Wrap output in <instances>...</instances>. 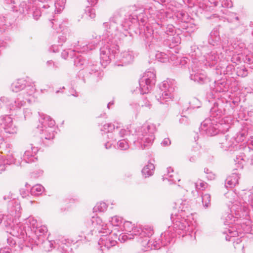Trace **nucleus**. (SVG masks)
Segmentation results:
<instances>
[{"label": "nucleus", "instance_id": "1", "mask_svg": "<svg viewBox=\"0 0 253 253\" xmlns=\"http://www.w3.org/2000/svg\"><path fill=\"white\" fill-rule=\"evenodd\" d=\"M21 208L17 200L11 201L8 204V213L3 216L6 231L13 237L7 238V243L13 248L14 251L20 252L28 248L26 242L31 235L26 231V226L23 227L21 223H17V220L21 216Z\"/></svg>", "mask_w": 253, "mask_h": 253}, {"label": "nucleus", "instance_id": "2", "mask_svg": "<svg viewBox=\"0 0 253 253\" xmlns=\"http://www.w3.org/2000/svg\"><path fill=\"white\" fill-rule=\"evenodd\" d=\"M114 21L113 23H104L103 26L105 30L102 35H92V38L88 42V44L83 45L81 47L83 51L91 50L95 48L100 42L103 44L100 49V63L105 67L114 58L118 48V42L116 36L118 33V27L116 26Z\"/></svg>", "mask_w": 253, "mask_h": 253}, {"label": "nucleus", "instance_id": "3", "mask_svg": "<svg viewBox=\"0 0 253 253\" xmlns=\"http://www.w3.org/2000/svg\"><path fill=\"white\" fill-rule=\"evenodd\" d=\"M176 204L179 205V211L177 214L171 215V219L173 222V228L178 234L187 232H191L193 230V226L189 223V215L191 214V206L189 202L186 200H178Z\"/></svg>", "mask_w": 253, "mask_h": 253}, {"label": "nucleus", "instance_id": "4", "mask_svg": "<svg viewBox=\"0 0 253 253\" xmlns=\"http://www.w3.org/2000/svg\"><path fill=\"white\" fill-rule=\"evenodd\" d=\"M156 127L153 124H144L136 131L137 140L134 142L140 145L142 149H146L153 143L155 139Z\"/></svg>", "mask_w": 253, "mask_h": 253}, {"label": "nucleus", "instance_id": "5", "mask_svg": "<svg viewBox=\"0 0 253 253\" xmlns=\"http://www.w3.org/2000/svg\"><path fill=\"white\" fill-rule=\"evenodd\" d=\"M229 120L222 119L219 121L212 120L211 119H206L202 123L200 127V131L203 134H206L209 136H212L216 134L219 131H225L230 128Z\"/></svg>", "mask_w": 253, "mask_h": 253}, {"label": "nucleus", "instance_id": "6", "mask_svg": "<svg viewBox=\"0 0 253 253\" xmlns=\"http://www.w3.org/2000/svg\"><path fill=\"white\" fill-rule=\"evenodd\" d=\"M39 115L41 117L40 125H38L37 129L42 135L41 138L47 140L53 139L55 136V121L49 116L41 115L40 113Z\"/></svg>", "mask_w": 253, "mask_h": 253}, {"label": "nucleus", "instance_id": "7", "mask_svg": "<svg viewBox=\"0 0 253 253\" xmlns=\"http://www.w3.org/2000/svg\"><path fill=\"white\" fill-rule=\"evenodd\" d=\"M175 87V81L168 79L160 84L156 97L161 104L167 103L172 100Z\"/></svg>", "mask_w": 253, "mask_h": 253}, {"label": "nucleus", "instance_id": "8", "mask_svg": "<svg viewBox=\"0 0 253 253\" xmlns=\"http://www.w3.org/2000/svg\"><path fill=\"white\" fill-rule=\"evenodd\" d=\"M169 232L167 231L161 234L162 240L160 241V239L158 240H150L149 238L152 235L143 236V238L140 239L139 242L141 243L142 245L150 249V250H157L160 249L162 246H167L168 244L170 243L171 239L174 237V235L171 234L169 236Z\"/></svg>", "mask_w": 253, "mask_h": 253}, {"label": "nucleus", "instance_id": "9", "mask_svg": "<svg viewBox=\"0 0 253 253\" xmlns=\"http://www.w3.org/2000/svg\"><path fill=\"white\" fill-rule=\"evenodd\" d=\"M232 109L231 103L230 102L226 101L225 102L223 101L219 100L214 103V106L212 107L210 111L211 117L212 120H215L219 121L222 119L229 120V126H230V122L231 121V118L228 117H224L226 114H229L228 111Z\"/></svg>", "mask_w": 253, "mask_h": 253}, {"label": "nucleus", "instance_id": "10", "mask_svg": "<svg viewBox=\"0 0 253 253\" xmlns=\"http://www.w3.org/2000/svg\"><path fill=\"white\" fill-rule=\"evenodd\" d=\"M125 230L129 234H133L138 239V241L143 238V236L152 235L154 233L153 228L149 225H145L143 228L134 226L131 222L126 221L122 224V231Z\"/></svg>", "mask_w": 253, "mask_h": 253}, {"label": "nucleus", "instance_id": "11", "mask_svg": "<svg viewBox=\"0 0 253 253\" xmlns=\"http://www.w3.org/2000/svg\"><path fill=\"white\" fill-rule=\"evenodd\" d=\"M86 224L87 227L86 228L85 225L82 227V230L84 233L89 232L91 234H92V232L94 230H96V232L99 233L102 232L106 234L110 233V229H108L107 225L103 223L102 219L96 215L92 216L90 219L88 220Z\"/></svg>", "mask_w": 253, "mask_h": 253}, {"label": "nucleus", "instance_id": "12", "mask_svg": "<svg viewBox=\"0 0 253 253\" xmlns=\"http://www.w3.org/2000/svg\"><path fill=\"white\" fill-rule=\"evenodd\" d=\"M156 73L154 69L146 71L139 80V86L141 94H147L155 84Z\"/></svg>", "mask_w": 253, "mask_h": 253}, {"label": "nucleus", "instance_id": "13", "mask_svg": "<svg viewBox=\"0 0 253 253\" xmlns=\"http://www.w3.org/2000/svg\"><path fill=\"white\" fill-rule=\"evenodd\" d=\"M0 131L8 136L17 133V127L14 125L12 119L9 116L0 117Z\"/></svg>", "mask_w": 253, "mask_h": 253}, {"label": "nucleus", "instance_id": "14", "mask_svg": "<svg viewBox=\"0 0 253 253\" xmlns=\"http://www.w3.org/2000/svg\"><path fill=\"white\" fill-rule=\"evenodd\" d=\"M117 239L118 235L115 233H112L110 230V233L106 234V235L102 236L98 241L100 250L103 251L105 249L108 250L111 247L115 246L117 243Z\"/></svg>", "mask_w": 253, "mask_h": 253}, {"label": "nucleus", "instance_id": "15", "mask_svg": "<svg viewBox=\"0 0 253 253\" xmlns=\"http://www.w3.org/2000/svg\"><path fill=\"white\" fill-rule=\"evenodd\" d=\"M0 100L5 104L6 107L9 110H16L20 109L26 103L24 97L21 94H19L18 97L15 99L10 98L6 96H2L0 97Z\"/></svg>", "mask_w": 253, "mask_h": 253}, {"label": "nucleus", "instance_id": "16", "mask_svg": "<svg viewBox=\"0 0 253 253\" xmlns=\"http://www.w3.org/2000/svg\"><path fill=\"white\" fill-rule=\"evenodd\" d=\"M34 2L32 0H29L28 2H21L17 6L15 5L14 2H12L9 4L8 7L13 11L26 15L30 13L31 8H34Z\"/></svg>", "mask_w": 253, "mask_h": 253}, {"label": "nucleus", "instance_id": "17", "mask_svg": "<svg viewBox=\"0 0 253 253\" xmlns=\"http://www.w3.org/2000/svg\"><path fill=\"white\" fill-rule=\"evenodd\" d=\"M217 141L220 147L224 150H228L234 148L235 145V138L232 135L222 134L217 137Z\"/></svg>", "mask_w": 253, "mask_h": 253}, {"label": "nucleus", "instance_id": "18", "mask_svg": "<svg viewBox=\"0 0 253 253\" xmlns=\"http://www.w3.org/2000/svg\"><path fill=\"white\" fill-rule=\"evenodd\" d=\"M75 49L70 51V56L74 58V65L82 68V66L85 63V60L82 55L80 54V52H84L85 51H83L81 45L79 44L75 45Z\"/></svg>", "mask_w": 253, "mask_h": 253}, {"label": "nucleus", "instance_id": "19", "mask_svg": "<svg viewBox=\"0 0 253 253\" xmlns=\"http://www.w3.org/2000/svg\"><path fill=\"white\" fill-rule=\"evenodd\" d=\"M118 47H119L118 46ZM118 50V48H117L116 53L115 54V57L113 58L112 59L116 58L118 61H120L122 63L121 65V66L126 65L132 62L133 59V55L131 51L129 50L125 51L122 52L121 54H118L117 53ZM120 65V64H118V66Z\"/></svg>", "mask_w": 253, "mask_h": 253}, {"label": "nucleus", "instance_id": "20", "mask_svg": "<svg viewBox=\"0 0 253 253\" xmlns=\"http://www.w3.org/2000/svg\"><path fill=\"white\" fill-rule=\"evenodd\" d=\"M221 56V54L218 53L216 50H212L204 56V63L206 66H213L220 61Z\"/></svg>", "mask_w": 253, "mask_h": 253}, {"label": "nucleus", "instance_id": "21", "mask_svg": "<svg viewBox=\"0 0 253 253\" xmlns=\"http://www.w3.org/2000/svg\"><path fill=\"white\" fill-rule=\"evenodd\" d=\"M47 232V228L46 226L39 225L33 232H31V237L30 238H28V239L30 241L31 239H34V238L40 241V240H42L44 239V235Z\"/></svg>", "mask_w": 253, "mask_h": 253}, {"label": "nucleus", "instance_id": "22", "mask_svg": "<svg viewBox=\"0 0 253 253\" xmlns=\"http://www.w3.org/2000/svg\"><path fill=\"white\" fill-rule=\"evenodd\" d=\"M247 161H249V159L244 153H240L239 155L236 156V159H234L235 165H237V168L241 169L243 168L245 162ZM250 163L253 165V154L250 160Z\"/></svg>", "mask_w": 253, "mask_h": 253}, {"label": "nucleus", "instance_id": "23", "mask_svg": "<svg viewBox=\"0 0 253 253\" xmlns=\"http://www.w3.org/2000/svg\"><path fill=\"white\" fill-rule=\"evenodd\" d=\"M208 42L210 44L213 46L219 44L220 37L218 28L215 27L211 31L209 37Z\"/></svg>", "mask_w": 253, "mask_h": 253}, {"label": "nucleus", "instance_id": "24", "mask_svg": "<svg viewBox=\"0 0 253 253\" xmlns=\"http://www.w3.org/2000/svg\"><path fill=\"white\" fill-rule=\"evenodd\" d=\"M31 149V150H26L23 155V160L26 163H30L35 162V160H37L35 155L38 151V147L32 146Z\"/></svg>", "mask_w": 253, "mask_h": 253}, {"label": "nucleus", "instance_id": "25", "mask_svg": "<svg viewBox=\"0 0 253 253\" xmlns=\"http://www.w3.org/2000/svg\"><path fill=\"white\" fill-rule=\"evenodd\" d=\"M190 78L191 80L199 84L204 83L206 80V76L205 74L200 71L196 72L194 70H192L190 73Z\"/></svg>", "mask_w": 253, "mask_h": 253}, {"label": "nucleus", "instance_id": "26", "mask_svg": "<svg viewBox=\"0 0 253 253\" xmlns=\"http://www.w3.org/2000/svg\"><path fill=\"white\" fill-rule=\"evenodd\" d=\"M240 177L238 174L233 173L226 179L225 186L226 188H233L238 183Z\"/></svg>", "mask_w": 253, "mask_h": 253}, {"label": "nucleus", "instance_id": "27", "mask_svg": "<svg viewBox=\"0 0 253 253\" xmlns=\"http://www.w3.org/2000/svg\"><path fill=\"white\" fill-rule=\"evenodd\" d=\"M248 135V131L246 129L244 128L238 132L235 135H233V137L235 138V145H237V144L244 142L246 143V138Z\"/></svg>", "mask_w": 253, "mask_h": 253}, {"label": "nucleus", "instance_id": "28", "mask_svg": "<svg viewBox=\"0 0 253 253\" xmlns=\"http://www.w3.org/2000/svg\"><path fill=\"white\" fill-rule=\"evenodd\" d=\"M24 224L25 226H27L28 231L27 232L29 233L30 235L31 234V233H29V229H30L31 232H33V231H34L40 225L37 220L33 217H29L26 219Z\"/></svg>", "mask_w": 253, "mask_h": 253}, {"label": "nucleus", "instance_id": "29", "mask_svg": "<svg viewBox=\"0 0 253 253\" xmlns=\"http://www.w3.org/2000/svg\"><path fill=\"white\" fill-rule=\"evenodd\" d=\"M56 242L54 241H49L47 239H43L42 240L38 241L37 244H41V247L45 252L50 251L55 245Z\"/></svg>", "mask_w": 253, "mask_h": 253}, {"label": "nucleus", "instance_id": "30", "mask_svg": "<svg viewBox=\"0 0 253 253\" xmlns=\"http://www.w3.org/2000/svg\"><path fill=\"white\" fill-rule=\"evenodd\" d=\"M111 225L115 227V230L122 231L123 218L120 216H114L109 220Z\"/></svg>", "mask_w": 253, "mask_h": 253}, {"label": "nucleus", "instance_id": "31", "mask_svg": "<svg viewBox=\"0 0 253 253\" xmlns=\"http://www.w3.org/2000/svg\"><path fill=\"white\" fill-rule=\"evenodd\" d=\"M155 167L153 164L149 162L142 170V173L145 177L152 175L154 173Z\"/></svg>", "mask_w": 253, "mask_h": 253}, {"label": "nucleus", "instance_id": "32", "mask_svg": "<svg viewBox=\"0 0 253 253\" xmlns=\"http://www.w3.org/2000/svg\"><path fill=\"white\" fill-rule=\"evenodd\" d=\"M65 242V240L58 241L54 245V248H57L62 253H68L70 248L68 244H67Z\"/></svg>", "mask_w": 253, "mask_h": 253}, {"label": "nucleus", "instance_id": "33", "mask_svg": "<svg viewBox=\"0 0 253 253\" xmlns=\"http://www.w3.org/2000/svg\"><path fill=\"white\" fill-rule=\"evenodd\" d=\"M24 82V81L23 80H18L16 82L12 83L11 84L12 90L14 92H18L24 88L25 84Z\"/></svg>", "mask_w": 253, "mask_h": 253}, {"label": "nucleus", "instance_id": "34", "mask_svg": "<svg viewBox=\"0 0 253 253\" xmlns=\"http://www.w3.org/2000/svg\"><path fill=\"white\" fill-rule=\"evenodd\" d=\"M167 171L168 173L167 175H166V178L169 181L172 183H175L177 181H180L176 174H170V172L173 173V170L171 167L168 168Z\"/></svg>", "mask_w": 253, "mask_h": 253}, {"label": "nucleus", "instance_id": "35", "mask_svg": "<svg viewBox=\"0 0 253 253\" xmlns=\"http://www.w3.org/2000/svg\"><path fill=\"white\" fill-rule=\"evenodd\" d=\"M44 187L41 184L33 186L31 189V193L34 196L41 195L43 191Z\"/></svg>", "mask_w": 253, "mask_h": 253}, {"label": "nucleus", "instance_id": "36", "mask_svg": "<svg viewBox=\"0 0 253 253\" xmlns=\"http://www.w3.org/2000/svg\"><path fill=\"white\" fill-rule=\"evenodd\" d=\"M176 16L178 19L181 21L183 23L187 22L190 19L188 14L183 11H179L176 13Z\"/></svg>", "mask_w": 253, "mask_h": 253}, {"label": "nucleus", "instance_id": "37", "mask_svg": "<svg viewBox=\"0 0 253 253\" xmlns=\"http://www.w3.org/2000/svg\"><path fill=\"white\" fill-rule=\"evenodd\" d=\"M215 89L217 91L225 92L227 90L226 84L224 81H218L215 82Z\"/></svg>", "mask_w": 253, "mask_h": 253}, {"label": "nucleus", "instance_id": "38", "mask_svg": "<svg viewBox=\"0 0 253 253\" xmlns=\"http://www.w3.org/2000/svg\"><path fill=\"white\" fill-rule=\"evenodd\" d=\"M135 236H134L133 234H129L128 233H122L119 235V236L118 235V239L117 240H119L121 242H125V241H127V240H130L131 239H133Z\"/></svg>", "mask_w": 253, "mask_h": 253}, {"label": "nucleus", "instance_id": "39", "mask_svg": "<svg viewBox=\"0 0 253 253\" xmlns=\"http://www.w3.org/2000/svg\"><path fill=\"white\" fill-rule=\"evenodd\" d=\"M182 24V28L185 30H187V32L189 33L192 32L197 29V25L193 23L189 22V20H187V22H186Z\"/></svg>", "mask_w": 253, "mask_h": 253}, {"label": "nucleus", "instance_id": "40", "mask_svg": "<svg viewBox=\"0 0 253 253\" xmlns=\"http://www.w3.org/2000/svg\"><path fill=\"white\" fill-rule=\"evenodd\" d=\"M235 71L238 76L244 78L248 76V70L244 66L238 67Z\"/></svg>", "mask_w": 253, "mask_h": 253}, {"label": "nucleus", "instance_id": "41", "mask_svg": "<svg viewBox=\"0 0 253 253\" xmlns=\"http://www.w3.org/2000/svg\"><path fill=\"white\" fill-rule=\"evenodd\" d=\"M208 184L201 179H198L195 183V186L197 190H204L208 187Z\"/></svg>", "mask_w": 253, "mask_h": 253}, {"label": "nucleus", "instance_id": "42", "mask_svg": "<svg viewBox=\"0 0 253 253\" xmlns=\"http://www.w3.org/2000/svg\"><path fill=\"white\" fill-rule=\"evenodd\" d=\"M211 195L209 194L202 195V201L203 206L205 208H208L211 206Z\"/></svg>", "mask_w": 253, "mask_h": 253}, {"label": "nucleus", "instance_id": "43", "mask_svg": "<svg viewBox=\"0 0 253 253\" xmlns=\"http://www.w3.org/2000/svg\"><path fill=\"white\" fill-rule=\"evenodd\" d=\"M85 15L86 18L94 19L96 17L95 10L94 8L87 6L85 9Z\"/></svg>", "mask_w": 253, "mask_h": 253}, {"label": "nucleus", "instance_id": "44", "mask_svg": "<svg viewBox=\"0 0 253 253\" xmlns=\"http://www.w3.org/2000/svg\"><path fill=\"white\" fill-rule=\"evenodd\" d=\"M107 208V204L104 202H100L97 203L93 208V212L97 211L100 212H103Z\"/></svg>", "mask_w": 253, "mask_h": 253}, {"label": "nucleus", "instance_id": "45", "mask_svg": "<svg viewBox=\"0 0 253 253\" xmlns=\"http://www.w3.org/2000/svg\"><path fill=\"white\" fill-rule=\"evenodd\" d=\"M165 33L166 34V39L173 36L175 34L174 27L172 25H168L166 27Z\"/></svg>", "mask_w": 253, "mask_h": 253}, {"label": "nucleus", "instance_id": "46", "mask_svg": "<svg viewBox=\"0 0 253 253\" xmlns=\"http://www.w3.org/2000/svg\"><path fill=\"white\" fill-rule=\"evenodd\" d=\"M118 147L121 150H126L128 149L129 144L126 139L120 140L118 142Z\"/></svg>", "mask_w": 253, "mask_h": 253}, {"label": "nucleus", "instance_id": "47", "mask_svg": "<svg viewBox=\"0 0 253 253\" xmlns=\"http://www.w3.org/2000/svg\"><path fill=\"white\" fill-rule=\"evenodd\" d=\"M201 104L200 101L196 97L191 98L189 101L190 107L191 108H198L201 106Z\"/></svg>", "mask_w": 253, "mask_h": 253}, {"label": "nucleus", "instance_id": "48", "mask_svg": "<svg viewBox=\"0 0 253 253\" xmlns=\"http://www.w3.org/2000/svg\"><path fill=\"white\" fill-rule=\"evenodd\" d=\"M166 40L168 41H171L173 44L172 46L178 45L180 43V38L177 35L174 34L173 36L167 38Z\"/></svg>", "mask_w": 253, "mask_h": 253}, {"label": "nucleus", "instance_id": "49", "mask_svg": "<svg viewBox=\"0 0 253 253\" xmlns=\"http://www.w3.org/2000/svg\"><path fill=\"white\" fill-rule=\"evenodd\" d=\"M246 145L244 147V151L247 152L250 150H253V137L246 141Z\"/></svg>", "mask_w": 253, "mask_h": 253}, {"label": "nucleus", "instance_id": "50", "mask_svg": "<svg viewBox=\"0 0 253 253\" xmlns=\"http://www.w3.org/2000/svg\"><path fill=\"white\" fill-rule=\"evenodd\" d=\"M115 131H118V134L121 137H124L129 133V130L127 129L121 128L120 126H117L115 128Z\"/></svg>", "mask_w": 253, "mask_h": 253}, {"label": "nucleus", "instance_id": "51", "mask_svg": "<svg viewBox=\"0 0 253 253\" xmlns=\"http://www.w3.org/2000/svg\"><path fill=\"white\" fill-rule=\"evenodd\" d=\"M102 131H104L105 132H110L112 130H115V126L113 124L111 123L106 124H105L102 128L101 129Z\"/></svg>", "mask_w": 253, "mask_h": 253}, {"label": "nucleus", "instance_id": "52", "mask_svg": "<svg viewBox=\"0 0 253 253\" xmlns=\"http://www.w3.org/2000/svg\"><path fill=\"white\" fill-rule=\"evenodd\" d=\"M156 58L158 61L163 63L165 62L168 59L167 55L163 52L157 53L156 54Z\"/></svg>", "mask_w": 253, "mask_h": 253}, {"label": "nucleus", "instance_id": "53", "mask_svg": "<svg viewBox=\"0 0 253 253\" xmlns=\"http://www.w3.org/2000/svg\"><path fill=\"white\" fill-rule=\"evenodd\" d=\"M33 11V16L34 18L36 20L39 19L40 17L41 16V12L39 9H38L37 8H35L34 6V8H31V11Z\"/></svg>", "mask_w": 253, "mask_h": 253}, {"label": "nucleus", "instance_id": "54", "mask_svg": "<svg viewBox=\"0 0 253 253\" xmlns=\"http://www.w3.org/2000/svg\"><path fill=\"white\" fill-rule=\"evenodd\" d=\"M99 68L96 65H87L86 70L89 72V74H92L96 73L98 71Z\"/></svg>", "mask_w": 253, "mask_h": 253}, {"label": "nucleus", "instance_id": "55", "mask_svg": "<svg viewBox=\"0 0 253 253\" xmlns=\"http://www.w3.org/2000/svg\"><path fill=\"white\" fill-rule=\"evenodd\" d=\"M221 5L226 8H231L233 6V2L231 0H222Z\"/></svg>", "mask_w": 253, "mask_h": 253}, {"label": "nucleus", "instance_id": "56", "mask_svg": "<svg viewBox=\"0 0 253 253\" xmlns=\"http://www.w3.org/2000/svg\"><path fill=\"white\" fill-rule=\"evenodd\" d=\"M66 37L62 34V35H60L58 37V42L60 45H62L63 43L65 42L66 41Z\"/></svg>", "mask_w": 253, "mask_h": 253}, {"label": "nucleus", "instance_id": "57", "mask_svg": "<svg viewBox=\"0 0 253 253\" xmlns=\"http://www.w3.org/2000/svg\"><path fill=\"white\" fill-rule=\"evenodd\" d=\"M8 136L6 134H3L0 131V146L5 143V139Z\"/></svg>", "mask_w": 253, "mask_h": 253}, {"label": "nucleus", "instance_id": "58", "mask_svg": "<svg viewBox=\"0 0 253 253\" xmlns=\"http://www.w3.org/2000/svg\"><path fill=\"white\" fill-rule=\"evenodd\" d=\"M245 62L251 64L253 63V56L252 55H247L244 59Z\"/></svg>", "mask_w": 253, "mask_h": 253}, {"label": "nucleus", "instance_id": "59", "mask_svg": "<svg viewBox=\"0 0 253 253\" xmlns=\"http://www.w3.org/2000/svg\"><path fill=\"white\" fill-rule=\"evenodd\" d=\"M171 144V141L169 138H165L161 142V145L164 147L169 146Z\"/></svg>", "mask_w": 253, "mask_h": 253}, {"label": "nucleus", "instance_id": "60", "mask_svg": "<svg viewBox=\"0 0 253 253\" xmlns=\"http://www.w3.org/2000/svg\"><path fill=\"white\" fill-rule=\"evenodd\" d=\"M140 105L142 107L146 106L148 107L149 108H150L151 106L150 102L146 99H144V100H143V102H140Z\"/></svg>", "mask_w": 253, "mask_h": 253}, {"label": "nucleus", "instance_id": "61", "mask_svg": "<svg viewBox=\"0 0 253 253\" xmlns=\"http://www.w3.org/2000/svg\"><path fill=\"white\" fill-rule=\"evenodd\" d=\"M2 23H5L6 24V25L5 26V29L7 28V27L9 26L7 24L6 17L4 16H0V26L1 27H2Z\"/></svg>", "mask_w": 253, "mask_h": 253}, {"label": "nucleus", "instance_id": "62", "mask_svg": "<svg viewBox=\"0 0 253 253\" xmlns=\"http://www.w3.org/2000/svg\"><path fill=\"white\" fill-rule=\"evenodd\" d=\"M12 250L8 247H4L0 249V253H11Z\"/></svg>", "mask_w": 253, "mask_h": 253}, {"label": "nucleus", "instance_id": "63", "mask_svg": "<svg viewBox=\"0 0 253 253\" xmlns=\"http://www.w3.org/2000/svg\"><path fill=\"white\" fill-rule=\"evenodd\" d=\"M69 54H70V52L69 53L68 51L64 50L61 53V56L64 59H66Z\"/></svg>", "mask_w": 253, "mask_h": 253}, {"label": "nucleus", "instance_id": "64", "mask_svg": "<svg viewBox=\"0 0 253 253\" xmlns=\"http://www.w3.org/2000/svg\"><path fill=\"white\" fill-rule=\"evenodd\" d=\"M121 26L123 27L124 30H126L127 28L130 26V22H125L124 24H121Z\"/></svg>", "mask_w": 253, "mask_h": 253}]
</instances>
